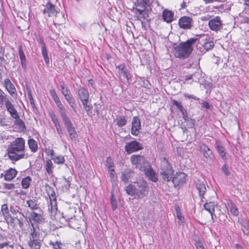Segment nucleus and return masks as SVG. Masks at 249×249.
Instances as JSON below:
<instances>
[{
    "instance_id": "nucleus-1",
    "label": "nucleus",
    "mask_w": 249,
    "mask_h": 249,
    "mask_svg": "<svg viewBox=\"0 0 249 249\" xmlns=\"http://www.w3.org/2000/svg\"><path fill=\"white\" fill-rule=\"evenodd\" d=\"M25 144V141L23 138L16 139L8 145L5 156H7L12 163L27 159L28 154L26 153Z\"/></svg>"
},
{
    "instance_id": "nucleus-2",
    "label": "nucleus",
    "mask_w": 249,
    "mask_h": 249,
    "mask_svg": "<svg viewBox=\"0 0 249 249\" xmlns=\"http://www.w3.org/2000/svg\"><path fill=\"white\" fill-rule=\"evenodd\" d=\"M125 191L128 195L134 196L137 199H140L147 196L149 187L145 181L140 180L137 182L136 186L131 184L126 186Z\"/></svg>"
},
{
    "instance_id": "nucleus-3",
    "label": "nucleus",
    "mask_w": 249,
    "mask_h": 249,
    "mask_svg": "<svg viewBox=\"0 0 249 249\" xmlns=\"http://www.w3.org/2000/svg\"><path fill=\"white\" fill-rule=\"evenodd\" d=\"M197 38H191L174 48L175 55L179 58H187L192 53Z\"/></svg>"
},
{
    "instance_id": "nucleus-4",
    "label": "nucleus",
    "mask_w": 249,
    "mask_h": 249,
    "mask_svg": "<svg viewBox=\"0 0 249 249\" xmlns=\"http://www.w3.org/2000/svg\"><path fill=\"white\" fill-rule=\"evenodd\" d=\"M78 96L80 99L83 107L89 114L91 111L92 106L89 100V95L88 89L83 87H80L77 91Z\"/></svg>"
},
{
    "instance_id": "nucleus-5",
    "label": "nucleus",
    "mask_w": 249,
    "mask_h": 249,
    "mask_svg": "<svg viewBox=\"0 0 249 249\" xmlns=\"http://www.w3.org/2000/svg\"><path fill=\"white\" fill-rule=\"evenodd\" d=\"M174 171L171 165L166 158H163L161 161L160 175L162 179L169 181L173 178Z\"/></svg>"
},
{
    "instance_id": "nucleus-6",
    "label": "nucleus",
    "mask_w": 249,
    "mask_h": 249,
    "mask_svg": "<svg viewBox=\"0 0 249 249\" xmlns=\"http://www.w3.org/2000/svg\"><path fill=\"white\" fill-rule=\"evenodd\" d=\"M61 91L66 100L69 103L70 106L73 108V109L75 110V107L74 105L75 101L73 99L72 95L71 94L69 88L63 84L61 85Z\"/></svg>"
},
{
    "instance_id": "nucleus-7",
    "label": "nucleus",
    "mask_w": 249,
    "mask_h": 249,
    "mask_svg": "<svg viewBox=\"0 0 249 249\" xmlns=\"http://www.w3.org/2000/svg\"><path fill=\"white\" fill-rule=\"evenodd\" d=\"M208 26L210 29L214 32H218L222 28V23L220 17L216 16L209 20Z\"/></svg>"
},
{
    "instance_id": "nucleus-8",
    "label": "nucleus",
    "mask_w": 249,
    "mask_h": 249,
    "mask_svg": "<svg viewBox=\"0 0 249 249\" xmlns=\"http://www.w3.org/2000/svg\"><path fill=\"white\" fill-rule=\"evenodd\" d=\"M62 120L71 139V140L75 139L77 137V134L69 118L68 117Z\"/></svg>"
},
{
    "instance_id": "nucleus-9",
    "label": "nucleus",
    "mask_w": 249,
    "mask_h": 249,
    "mask_svg": "<svg viewBox=\"0 0 249 249\" xmlns=\"http://www.w3.org/2000/svg\"><path fill=\"white\" fill-rule=\"evenodd\" d=\"M124 149L128 154L138 151L142 149V145L137 141H134L127 143Z\"/></svg>"
},
{
    "instance_id": "nucleus-10",
    "label": "nucleus",
    "mask_w": 249,
    "mask_h": 249,
    "mask_svg": "<svg viewBox=\"0 0 249 249\" xmlns=\"http://www.w3.org/2000/svg\"><path fill=\"white\" fill-rule=\"evenodd\" d=\"M140 119L136 116L133 118L131 123V133L132 135L138 136L140 132L141 124Z\"/></svg>"
},
{
    "instance_id": "nucleus-11",
    "label": "nucleus",
    "mask_w": 249,
    "mask_h": 249,
    "mask_svg": "<svg viewBox=\"0 0 249 249\" xmlns=\"http://www.w3.org/2000/svg\"><path fill=\"white\" fill-rule=\"evenodd\" d=\"M118 69V76L121 80L126 79L128 81L131 77V74L129 73L124 64H121L117 66Z\"/></svg>"
},
{
    "instance_id": "nucleus-12",
    "label": "nucleus",
    "mask_w": 249,
    "mask_h": 249,
    "mask_svg": "<svg viewBox=\"0 0 249 249\" xmlns=\"http://www.w3.org/2000/svg\"><path fill=\"white\" fill-rule=\"evenodd\" d=\"M131 163L137 168L141 169L145 163V159L143 156L139 155H133L130 157Z\"/></svg>"
},
{
    "instance_id": "nucleus-13",
    "label": "nucleus",
    "mask_w": 249,
    "mask_h": 249,
    "mask_svg": "<svg viewBox=\"0 0 249 249\" xmlns=\"http://www.w3.org/2000/svg\"><path fill=\"white\" fill-rule=\"evenodd\" d=\"M193 20L188 17H183L178 20V24L180 28L184 29H189L192 27Z\"/></svg>"
},
{
    "instance_id": "nucleus-14",
    "label": "nucleus",
    "mask_w": 249,
    "mask_h": 249,
    "mask_svg": "<svg viewBox=\"0 0 249 249\" xmlns=\"http://www.w3.org/2000/svg\"><path fill=\"white\" fill-rule=\"evenodd\" d=\"M29 228L27 231L30 232L29 238L30 239H38L39 234L38 232V226L35 227L32 223L31 224L28 223Z\"/></svg>"
},
{
    "instance_id": "nucleus-15",
    "label": "nucleus",
    "mask_w": 249,
    "mask_h": 249,
    "mask_svg": "<svg viewBox=\"0 0 249 249\" xmlns=\"http://www.w3.org/2000/svg\"><path fill=\"white\" fill-rule=\"evenodd\" d=\"M57 12L55 6L49 2L46 4L45 8L43 11L44 14L48 17L56 16Z\"/></svg>"
},
{
    "instance_id": "nucleus-16",
    "label": "nucleus",
    "mask_w": 249,
    "mask_h": 249,
    "mask_svg": "<svg viewBox=\"0 0 249 249\" xmlns=\"http://www.w3.org/2000/svg\"><path fill=\"white\" fill-rule=\"evenodd\" d=\"M4 85L9 93L14 97L17 95V90L14 85L11 82L9 79H5L4 81Z\"/></svg>"
},
{
    "instance_id": "nucleus-17",
    "label": "nucleus",
    "mask_w": 249,
    "mask_h": 249,
    "mask_svg": "<svg viewBox=\"0 0 249 249\" xmlns=\"http://www.w3.org/2000/svg\"><path fill=\"white\" fill-rule=\"evenodd\" d=\"M144 172L146 176L151 181L153 182H156L158 180V176L151 166H149L146 168L144 170Z\"/></svg>"
},
{
    "instance_id": "nucleus-18",
    "label": "nucleus",
    "mask_w": 249,
    "mask_h": 249,
    "mask_svg": "<svg viewBox=\"0 0 249 249\" xmlns=\"http://www.w3.org/2000/svg\"><path fill=\"white\" fill-rule=\"evenodd\" d=\"M50 198V204L48 205L49 210L51 211V213L53 215H54L56 213L57 207L56 204V200L55 197V196L53 194L51 196H49Z\"/></svg>"
},
{
    "instance_id": "nucleus-19",
    "label": "nucleus",
    "mask_w": 249,
    "mask_h": 249,
    "mask_svg": "<svg viewBox=\"0 0 249 249\" xmlns=\"http://www.w3.org/2000/svg\"><path fill=\"white\" fill-rule=\"evenodd\" d=\"M7 110L10 113L11 116L14 119H17L19 118V115L18 112L15 108L14 105L11 102H9L7 105L5 106Z\"/></svg>"
},
{
    "instance_id": "nucleus-20",
    "label": "nucleus",
    "mask_w": 249,
    "mask_h": 249,
    "mask_svg": "<svg viewBox=\"0 0 249 249\" xmlns=\"http://www.w3.org/2000/svg\"><path fill=\"white\" fill-rule=\"evenodd\" d=\"M174 13L168 10L165 9L162 12L163 20L167 23L171 22L173 20Z\"/></svg>"
},
{
    "instance_id": "nucleus-21",
    "label": "nucleus",
    "mask_w": 249,
    "mask_h": 249,
    "mask_svg": "<svg viewBox=\"0 0 249 249\" xmlns=\"http://www.w3.org/2000/svg\"><path fill=\"white\" fill-rule=\"evenodd\" d=\"M200 149L203 156L206 159H211L212 152L207 145L202 143L200 145Z\"/></svg>"
},
{
    "instance_id": "nucleus-22",
    "label": "nucleus",
    "mask_w": 249,
    "mask_h": 249,
    "mask_svg": "<svg viewBox=\"0 0 249 249\" xmlns=\"http://www.w3.org/2000/svg\"><path fill=\"white\" fill-rule=\"evenodd\" d=\"M187 176L182 172L178 174L176 176L173 178V182L178 183V184H182L186 180Z\"/></svg>"
},
{
    "instance_id": "nucleus-23",
    "label": "nucleus",
    "mask_w": 249,
    "mask_h": 249,
    "mask_svg": "<svg viewBox=\"0 0 249 249\" xmlns=\"http://www.w3.org/2000/svg\"><path fill=\"white\" fill-rule=\"evenodd\" d=\"M17 171L13 168H10L5 172L4 178L6 180L10 181L12 180L17 174Z\"/></svg>"
},
{
    "instance_id": "nucleus-24",
    "label": "nucleus",
    "mask_w": 249,
    "mask_h": 249,
    "mask_svg": "<svg viewBox=\"0 0 249 249\" xmlns=\"http://www.w3.org/2000/svg\"><path fill=\"white\" fill-rule=\"evenodd\" d=\"M204 209L208 211L211 215V218L213 222V214L214 213L215 204L213 202H210L204 204Z\"/></svg>"
},
{
    "instance_id": "nucleus-25",
    "label": "nucleus",
    "mask_w": 249,
    "mask_h": 249,
    "mask_svg": "<svg viewBox=\"0 0 249 249\" xmlns=\"http://www.w3.org/2000/svg\"><path fill=\"white\" fill-rule=\"evenodd\" d=\"M30 216L31 217L29 218L30 222L32 220L39 223L43 222L44 220V218L41 214L35 212H32L30 214Z\"/></svg>"
},
{
    "instance_id": "nucleus-26",
    "label": "nucleus",
    "mask_w": 249,
    "mask_h": 249,
    "mask_svg": "<svg viewBox=\"0 0 249 249\" xmlns=\"http://www.w3.org/2000/svg\"><path fill=\"white\" fill-rule=\"evenodd\" d=\"M196 188L199 192V196H202L206 192V187L204 182L198 180L196 184Z\"/></svg>"
},
{
    "instance_id": "nucleus-27",
    "label": "nucleus",
    "mask_w": 249,
    "mask_h": 249,
    "mask_svg": "<svg viewBox=\"0 0 249 249\" xmlns=\"http://www.w3.org/2000/svg\"><path fill=\"white\" fill-rule=\"evenodd\" d=\"M10 102L9 97L0 89V104L5 106Z\"/></svg>"
},
{
    "instance_id": "nucleus-28",
    "label": "nucleus",
    "mask_w": 249,
    "mask_h": 249,
    "mask_svg": "<svg viewBox=\"0 0 249 249\" xmlns=\"http://www.w3.org/2000/svg\"><path fill=\"white\" fill-rule=\"evenodd\" d=\"M74 210L73 209L69 208L65 210V211L62 213L63 218H64L66 221H69L74 216Z\"/></svg>"
},
{
    "instance_id": "nucleus-29",
    "label": "nucleus",
    "mask_w": 249,
    "mask_h": 249,
    "mask_svg": "<svg viewBox=\"0 0 249 249\" xmlns=\"http://www.w3.org/2000/svg\"><path fill=\"white\" fill-rule=\"evenodd\" d=\"M40 44L41 45V53L42 54L44 58L45 62L46 64L48 65L49 64V58L48 55V52L47 48L45 46V45L44 42L42 40H40Z\"/></svg>"
},
{
    "instance_id": "nucleus-30",
    "label": "nucleus",
    "mask_w": 249,
    "mask_h": 249,
    "mask_svg": "<svg viewBox=\"0 0 249 249\" xmlns=\"http://www.w3.org/2000/svg\"><path fill=\"white\" fill-rule=\"evenodd\" d=\"M57 107L59 108V111L61 115L62 119H64L66 117H68L67 115V110L65 109V107L61 103V101H59L57 103H55Z\"/></svg>"
},
{
    "instance_id": "nucleus-31",
    "label": "nucleus",
    "mask_w": 249,
    "mask_h": 249,
    "mask_svg": "<svg viewBox=\"0 0 249 249\" xmlns=\"http://www.w3.org/2000/svg\"><path fill=\"white\" fill-rule=\"evenodd\" d=\"M28 144L31 151L34 153L36 152L38 149L37 142L33 139L28 140Z\"/></svg>"
},
{
    "instance_id": "nucleus-32",
    "label": "nucleus",
    "mask_w": 249,
    "mask_h": 249,
    "mask_svg": "<svg viewBox=\"0 0 249 249\" xmlns=\"http://www.w3.org/2000/svg\"><path fill=\"white\" fill-rule=\"evenodd\" d=\"M45 168L49 175H51L53 173V165L51 159H48L46 160Z\"/></svg>"
},
{
    "instance_id": "nucleus-33",
    "label": "nucleus",
    "mask_w": 249,
    "mask_h": 249,
    "mask_svg": "<svg viewBox=\"0 0 249 249\" xmlns=\"http://www.w3.org/2000/svg\"><path fill=\"white\" fill-rule=\"evenodd\" d=\"M29 245L32 249H40L41 247V243L38 239H30Z\"/></svg>"
},
{
    "instance_id": "nucleus-34",
    "label": "nucleus",
    "mask_w": 249,
    "mask_h": 249,
    "mask_svg": "<svg viewBox=\"0 0 249 249\" xmlns=\"http://www.w3.org/2000/svg\"><path fill=\"white\" fill-rule=\"evenodd\" d=\"M172 103H173V104L174 105L176 106L177 107V108L180 110V111H181L182 112V114L183 115V118L184 119V120L186 122L189 121L188 117H187V115H185V114H184V112L183 111V107L181 106L180 103H179L178 101H176V100H173L172 101Z\"/></svg>"
},
{
    "instance_id": "nucleus-35",
    "label": "nucleus",
    "mask_w": 249,
    "mask_h": 249,
    "mask_svg": "<svg viewBox=\"0 0 249 249\" xmlns=\"http://www.w3.org/2000/svg\"><path fill=\"white\" fill-rule=\"evenodd\" d=\"M133 173L128 170L124 171L122 175L121 180L124 183L127 182L132 176Z\"/></svg>"
},
{
    "instance_id": "nucleus-36",
    "label": "nucleus",
    "mask_w": 249,
    "mask_h": 249,
    "mask_svg": "<svg viewBox=\"0 0 249 249\" xmlns=\"http://www.w3.org/2000/svg\"><path fill=\"white\" fill-rule=\"evenodd\" d=\"M32 180V178L28 176L26 178H23L21 181V185L24 189H27L30 185V183Z\"/></svg>"
},
{
    "instance_id": "nucleus-37",
    "label": "nucleus",
    "mask_w": 249,
    "mask_h": 249,
    "mask_svg": "<svg viewBox=\"0 0 249 249\" xmlns=\"http://www.w3.org/2000/svg\"><path fill=\"white\" fill-rule=\"evenodd\" d=\"M28 206L32 210H36L38 208V205L35 200L30 199L27 201Z\"/></svg>"
},
{
    "instance_id": "nucleus-38",
    "label": "nucleus",
    "mask_w": 249,
    "mask_h": 249,
    "mask_svg": "<svg viewBox=\"0 0 249 249\" xmlns=\"http://www.w3.org/2000/svg\"><path fill=\"white\" fill-rule=\"evenodd\" d=\"M216 150L220 155V156L223 159H226V152L225 151V149L223 146L220 145H217L216 147Z\"/></svg>"
},
{
    "instance_id": "nucleus-39",
    "label": "nucleus",
    "mask_w": 249,
    "mask_h": 249,
    "mask_svg": "<svg viewBox=\"0 0 249 249\" xmlns=\"http://www.w3.org/2000/svg\"><path fill=\"white\" fill-rule=\"evenodd\" d=\"M52 160L53 162L57 164H61L65 162V159L63 156L59 155L58 156L53 157L52 158Z\"/></svg>"
},
{
    "instance_id": "nucleus-40",
    "label": "nucleus",
    "mask_w": 249,
    "mask_h": 249,
    "mask_svg": "<svg viewBox=\"0 0 249 249\" xmlns=\"http://www.w3.org/2000/svg\"><path fill=\"white\" fill-rule=\"evenodd\" d=\"M177 216L178 219V223L179 225L182 224L184 222V217L182 214V213L180 212L179 209L178 207L176 208Z\"/></svg>"
},
{
    "instance_id": "nucleus-41",
    "label": "nucleus",
    "mask_w": 249,
    "mask_h": 249,
    "mask_svg": "<svg viewBox=\"0 0 249 249\" xmlns=\"http://www.w3.org/2000/svg\"><path fill=\"white\" fill-rule=\"evenodd\" d=\"M138 4L136 5V6H139L140 8H136L135 9V10L136 11V13H138L139 14L141 15L142 14L143 12L145 10V6L144 5V3L143 2L139 1L138 2Z\"/></svg>"
},
{
    "instance_id": "nucleus-42",
    "label": "nucleus",
    "mask_w": 249,
    "mask_h": 249,
    "mask_svg": "<svg viewBox=\"0 0 249 249\" xmlns=\"http://www.w3.org/2000/svg\"><path fill=\"white\" fill-rule=\"evenodd\" d=\"M229 208L230 209V211L231 213L234 215V216H237L239 214V212L237 208L233 204H231L230 205H229Z\"/></svg>"
},
{
    "instance_id": "nucleus-43",
    "label": "nucleus",
    "mask_w": 249,
    "mask_h": 249,
    "mask_svg": "<svg viewBox=\"0 0 249 249\" xmlns=\"http://www.w3.org/2000/svg\"><path fill=\"white\" fill-rule=\"evenodd\" d=\"M117 124L119 127L125 125L126 124V120L124 117L121 116L116 119Z\"/></svg>"
},
{
    "instance_id": "nucleus-44",
    "label": "nucleus",
    "mask_w": 249,
    "mask_h": 249,
    "mask_svg": "<svg viewBox=\"0 0 249 249\" xmlns=\"http://www.w3.org/2000/svg\"><path fill=\"white\" fill-rule=\"evenodd\" d=\"M7 248V249H14V245L11 244L10 242H5L2 243H0V249H2Z\"/></svg>"
},
{
    "instance_id": "nucleus-45",
    "label": "nucleus",
    "mask_w": 249,
    "mask_h": 249,
    "mask_svg": "<svg viewBox=\"0 0 249 249\" xmlns=\"http://www.w3.org/2000/svg\"><path fill=\"white\" fill-rule=\"evenodd\" d=\"M11 213L16 216V218L17 219L18 216L22 217L24 215L18 210V209H16L14 208H11Z\"/></svg>"
},
{
    "instance_id": "nucleus-46",
    "label": "nucleus",
    "mask_w": 249,
    "mask_h": 249,
    "mask_svg": "<svg viewBox=\"0 0 249 249\" xmlns=\"http://www.w3.org/2000/svg\"><path fill=\"white\" fill-rule=\"evenodd\" d=\"M214 46V43L213 41H206L203 47L206 51H209L211 50Z\"/></svg>"
},
{
    "instance_id": "nucleus-47",
    "label": "nucleus",
    "mask_w": 249,
    "mask_h": 249,
    "mask_svg": "<svg viewBox=\"0 0 249 249\" xmlns=\"http://www.w3.org/2000/svg\"><path fill=\"white\" fill-rule=\"evenodd\" d=\"M108 171L109 174V177L110 178L112 182L115 181L116 178V173L114 168L108 169Z\"/></svg>"
},
{
    "instance_id": "nucleus-48",
    "label": "nucleus",
    "mask_w": 249,
    "mask_h": 249,
    "mask_svg": "<svg viewBox=\"0 0 249 249\" xmlns=\"http://www.w3.org/2000/svg\"><path fill=\"white\" fill-rule=\"evenodd\" d=\"M5 220L8 224H13L14 223V218L9 214L4 216Z\"/></svg>"
},
{
    "instance_id": "nucleus-49",
    "label": "nucleus",
    "mask_w": 249,
    "mask_h": 249,
    "mask_svg": "<svg viewBox=\"0 0 249 249\" xmlns=\"http://www.w3.org/2000/svg\"><path fill=\"white\" fill-rule=\"evenodd\" d=\"M1 212L4 216L9 214V209L7 204H3L1 206Z\"/></svg>"
},
{
    "instance_id": "nucleus-50",
    "label": "nucleus",
    "mask_w": 249,
    "mask_h": 249,
    "mask_svg": "<svg viewBox=\"0 0 249 249\" xmlns=\"http://www.w3.org/2000/svg\"><path fill=\"white\" fill-rule=\"evenodd\" d=\"M24 218H25V216H22V217L18 216V218L17 219L18 221V224L19 227L22 229V230H23V221H24Z\"/></svg>"
},
{
    "instance_id": "nucleus-51",
    "label": "nucleus",
    "mask_w": 249,
    "mask_h": 249,
    "mask_svg": "<svg viewBox=\"0 0 249 249\" xmlns=\"http://www.w3.org/2000/svg\"><path fill=\"white\" fill-rule=\"evenodd\" d=\"M18 49L20 60H21L26 59L25 55L24 54V53L23 52V51L22 50L21 46H19L18 47Z\"/></svg>"
},
{
    "instance_id": "nucleus-52",
    "label": "nucleus",
    "mask_w": 249,
    "mask_h": 249,
    "mask_svg": "<svg viewBox=\"0 0 249 249\" xmlns=\"http://www.w3.org/2000/svg\"><path fill=\"white\" fill-rule=\"evenodd\" d=\"M107 166L108 169L113 168L114 163L110 158H108L106 160Z\"/></svg>"
},
{
    "instance_id": "nucleus-53",
    "label": "nucleus",
    "mask_w": 249,
    "mask_h": 249,
    "mask_svg": "<svg viewBox=\"0 0 249 249\" xmlns=\"http://www.w3.org/2000/svg\"><path fill=\"white\" fill-rule=\"evenodd\" d=\"M243 231L245 234L249 235V223H246V225H244L242 229Z\"/></svg>"
},
{
    "instance_id": "nucleus-54",
    "label": "nucleus",
    "mask_w": 249,
    "mask_h": 249,
    "mask_svg": "<svg viewBox=\"0 0 249 249\" xmlns=\"http://www.w3.org/2000/svg\"><path fill=\"white\" fill-rule=\"evenodd\" d=\"M45 153L48 156H50L52 158L54 156V152L53 149L51 148H47L45 149Z\"/></svg>"
},
{
    "instance_id": "nucleus-55",
    "label": "nucleus",
    "mask_w": 249,
    "mask_h": 249,
    "mask_svg": "<svg viewBox=\"0 0 249 249\" xmlns=\"http://www.w3.org/2000/svg\"><path fill=\"white\" fill-rule=\"evenodd\" d=\"M201 104L202 107L207 109H210L211 107V106L207 101H203L201 102Z\"/></svg>"
},
{
    "instance_id": "nucleus-56",
    "label": "nucleus",
    "mask_w": 249,
    "mask_h": 249,
    "mask_svg": "<svg viewBox=\"0 0 249 249\" xmlns=\"http://www.w3.org/2000/svg\"><path fill=\"white\" fill-rule=\"evenodd\" d=\"M184 96L185 97H187L188 98V99H194V100H199V98L192 95V94H186V93H184Z\"/></svg>"
},
{
    "instance_id": "nucleus-57",
    "label": "nucleus",
    "mask_w": 249,
    "mask_h": 249,
    "mask_svg": "<svg viewBox=\"0 0 249 249\" xmlns=\"http://www.w3.org/2000/svg\"><path fill=\"white\" fill-rule=\"evenodd\" d=\"M4 187L7 189H13L15 188V184L13 183H4Z\"/></svg>"
},
{
    "instance_id": "nucleus-58",
    "label": "nucleus",
    "mask_w": 249,
    "mask_h": 249,
    "mask_svg": "<svg viewBox=\"0 0 249 249\" xmlns=\"http://www.w3.org/2000/svg\"><path fill=\"white\" fill-rule=\"evenodd\" d=\"M51 245L53 246V247L54 249H61L60 246V243H58V242L51 243Z\"/></svg>"
},
{
    "instance_id": "nucleus-59",
    "label": "nucleus",
    "mask_w": 249,
    "mask_h": 249,
    "mask_svg": "<svg viewBox=\"0 0 249 249\" xmlns=\"http://www.w3.org/2000/svg\"><path fill=\"white\" fill-rule=\"evenodd\" d=\"M55 126L56 127V129L57 130V133L60 135V137H61L62 132V128L60 126V124H57V125H56Z\"/></svg>"
},
{
    "instance_id": "nucleus-60",
    "label": "nucleus",
    "mask_w": 249,
    "mask_h": 249,
    "mask_svg": "<svg viewBox=\"0 0 249 249\" xmlns=\"http://www.w3.org/2000/svg\"><path fill=\"white\" fill-rule=\"evenodd\" d=\"M28 96L30 103L31 104L34 105V101L33 97L32 96V93L30 90H29L28 92Z\"/></svg>"
},
{
    "instance_id": "nucleus-61",
    "label": "nucleus",
    "mask_w": 249,
    "mask_h": 249,
    "mask_svg": "<svg viewBox=\"0 0 249 249\" xmlns=\"http://www.w3.org/2000/svg\"><path fill=\"white\" fill-rule=\"evenodd\" d=\"M222 171L225 173V174L227 176L229 175V172L228 168V167L226 165H224L222 167Z\"/></svg>"
},
{
    "instance_id": "nucleus-62",
    "label": "nucleus",
    "mask_w": 249,
    "mask_h": 249,
    "mask_svg": "<svg viewBox=\"0 0 249 249\" xmlns=\"http://www.w3.org/2000/svg\"><path fill=\"white\" fill-rule=\"evenodd\" d=\"M203 0L206 4L220 1V0Z\"/></svg>"
},
{
    "instance_id": "nucleus-63",
    "label": "nucleus",
    "mask_w": 249,
    "mask_h": 249,
    "mask_svg": "<svg viewBox=\"0 0 249 249\" xmlns=\"http://www.w3.org/2000/svg\"><path fill=\"white\" fill-rule=\"evenodd\" d=\"M50 94L52 98L57 96V95L55 92V90L54 89H50Z\"/></svg>"
},
{
    "instance_id": "nucleus-64",
    "label": "nucleus",
    "mask_w": 249,
    "mask_h": 249,
    "mask_svg": "<svg viewBox=\"0 0 249 249\" xmlns=\"http://www.w3.org/2000/svg\"><path fill=\"white\" fill-rule=\"evenodd\" d=\"M50 117L51 118V120L52 121H53L56 119H57V117L55 114L53 112H50Z\"/></svg>"
}]
</instances>
